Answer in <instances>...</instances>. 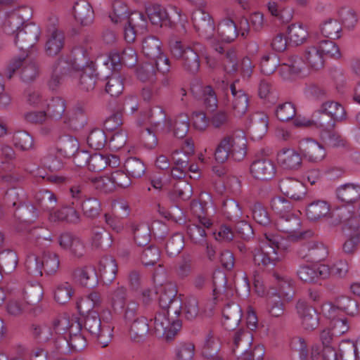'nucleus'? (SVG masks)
I'll return each instance as SVG.
<instances>
[{
    "label": "nucleus",
    "instance_id": "obj_1",
    "mask_svg": "<svg viewBox=\"0 0 360 360\" xmlns=\"http://www.w3.org/2000/svg\"><path fill=\"white\" fill-rule=\"evenodd\" d=\"M72 72L81 90L90 91L95 88L97 82L95 63L83 47L73 49L70 61L60 58L53 65L49 86L54 89L60 84L63 76Z\"/></svg>",
    "mask_w": 360,
    "mask_h": 360
},
{
    "label": "nucleus",
    "instance_id": "obj_2",
    "mask_svg": "<svg viewBox=\"0 0 360 360\" xmlns=\"http://www.w3.org/2000/svg\"><path fill=\"white\" fill-rule=\"evenodd\" d=\"M34 200L35 205L29 204L25 208L33 219H36L39 216L37 205L43 212H49L48 220L51 223L66 221L76 224L80 221V214L73 207L64 206L53 210L57 205V198L53 192L49 190H40L36 192L34 195Z\"/></svg>",
    "mask_w": 360,
    "mask_h": 360
},
{
    "label": "nucleus",
    "instance_id": "obj_3",
    "mask_svg": "<svg viewBox=\"0 0 360 360\" xmlns=\"http://www.w3.org/2000/svg\"><path fill=\"white\" fill-rule=\"evenodd\" d=\"M172 56L180 60L184 70L191 74H196L200 67V54H204L205 47L200 42L186 44L181 40L171 39L169 42Z\"/></svg>",
    "mask_w": 360,
    "mask_h": 360
},
{
    "label": "nucleus",
    "instance_id": "obj_4",
    "mask_svg": "<svg viewBox=\"0 0 360 360\" xmlns=\"http://www.w3.org/2000/svg\"><path fill=\"white\" fill-rule=\"evenodd\" d=\"M113 316L109 309L102 311L101 316L98 312L91 311L85 318L84 327L102 346L106 347L112 338L114 325Z\"/></svg>",
    "mask_w": 360,
    "mask_h": 360
},
{
    "label": "nucleus",
    "instance_id": "obj_5",
    "mask_svg": "<svg viewBox=\"0 0 360 360\" xmlns=\"http://www.w3.org/2000/svg\"><path fill=\"white\" fill-rule=\"evenodd\" d=\"M247 140L242 134H233L224 137L219 143L214 152L217 162L224 163L228 159L240 161L246 155Z\"/></svg>",
    "mask_w": 360,
    "mask_h": 360
},
{
    "label": "nucleus",
    "instance_id": "obj_6",
    "mask_svg": "<svg viewBox=\"0 0 360 360\" xmlns=\"http://www.w3.org/2000/svg\"><path fill=\"white\" fill-rule=\"evenodd\" d=\"M281 248L279 236L269 231H265L259 248L253 252L255 264L266 268L274 267L279 260L278 250Z\"/></svg>",
    "mask_w": 360,
    "mask_h": 360
},
{
    "label": "nucleus",
    "instance_id": "obj_7",
    "mask_svg": "<svg viewBox=\"0 0 360 360\" xmlns=\"http://www.w3.org/2000/svg\"><path fill=\"white\" fill-rule=\"evenodd\" d=\"M191 20L195 32L200 37L210 40L213 49L219 54H222L224 47L221 44L214 42L215 25L212 17L201 8L193 11Z\"/></svg>",
    "mask_w": 360,
    "mask_h": 360
},
{
    "label": "nucleus",
    "instance_id": "obj_8",
    "mask_svg": "<svg viewBox=\"0 0 360 360\" xmlns=\"http://www.w3.org/2000/svg\"><path fill=\"white\" fill-rule=\"evenodd\" d=\"M173 314L165 309H160L153 319L150 321V329L158 338L165 337L167 340L172 339L181 327L179 319L169 318Z\"/></svg>",
    "mask_w": 360,
    "mask_h": 360
},
{
    "label": "nucleus",
    "instance_id": "obj_9",
    "mask_svg": "<svg viewBox=\"0 0 360 360\" xmlns=\"http://www.w3.org/2000/svg\"><path fill=\"white\" fill-rule=\"evenodd\" d=\"M16 72L20 74L22 81L30 82L38 75L39 68L27 56L25 58H13L6 67L4 75L8 79H11Z\"/></svg>",
    "mask_w": 360,
    "mask_h": 360
},
{
    "label": "nucleus",
    "instance_id": "obj_10",
    "mask_svg": "<svg viewBox=\"0 0 360 360\" xmlns=\"http://www.w3.org/2000/svg\"><path fill=\"white\" fill-rule=\"evenodd\" d=\"M301 224L298 214L291 212L285 217H278L274 223L273 230L276 229L288 234V237L292 240H298L311 234V231H300Z\"/></svg>",
    "mask_w": 360,
    "mask_h": 360
},
{
    "label": "nucleus",
    "instance_id": "obj_11",
    "mask_svg": "<svg viewBox=\"0 0 360 360\" xmlns=\"http://www.w3.org/2000/svg\"><path fill=\"white\" fill-rule=\"evenodd\" d=\"M112 22L117 23L127 18V23L133 26L139 31L143 32L147 27V18L145 15L135 11L127 15V8L122 2L117 1L113 4V13L110 15Z\"/></svg>",
    "mask_w": 360,
    "mask_h": 360
},
{
    "label": "nucleus",
    "instance_id": "obj_12",
    "mask_svg": "<svg viewBox=\"0 0 360 360\" xmlns=\"http://www.w3.org/2000/svg\"><path fill=\"white\" fill-rule=\"evenodd\" d=\"M159 295L158 302L160 309H165L172 312L175 318H177L181 311V300L176 297V290L172 284L161 285L158 289Z\"/></svg>",
    "mask_w": 360,
    "mask_h": 360
},
{
    "label": "nucleus",
    "instance_id": "obj_13",
    "mask_svg": "<svg viewBox=\"0 0 360 360\" xmlns=\"http://www.w3.org/2000/svg\"><path fill=\"white\" fill-rule=\"evenodd\" d=\"M297 254L300 259L316 262L324 260L328 257V250L322 242L311 240L302 243L297 249Z\"/></svg>",
    "mask_w": 360,
    "mask_h": 360
},
{
    "label": "nucleus",
    "instance_id": "obj_14",
    "mask_svg": "<svg viewBox=\"0 0 360 360\" xmlns=\"http://www.w3.org/2000/svg\"><path fill=\"white\" fill-rule=\"evenodd\" d=\"M87 345L86 338L83 334H73L68 338L67 335H58L53 340L55 351L60 354H68L73 352H80Z\"/></svg>",
    "mask_w": 360,
    "mask_h": 360
},
{
    "label": "nucleus",
    "instance_id": "obj_15",
    "mask_svg": "<svg viewBox=\"0 0 360 360\" xmlns=\"http://www.w3.org/2000/svg\"><path fill=\"white\" fill-rule=\"evenodd\" d=\"M41 34L40 27L34 23L25 25L14 36V44L25 51L33 47L39 40Z\"/></svg>",
    "mask_w": 360,
    "mask_h": 360
},
{
    "label": "nucleus",
    "instance_id": "obj_16",
    "mask_svg": "<svg viewBox=\"0 0 360 360\" xmlns=\"http://www.w3.org/2000/svg\"><path fill=\"white\" fill-rule=\"evenodd\" d=\"M298 149L302 157L310 162H320L326 156L325 146L311 138L300 140L298 143Z\"/></svg>",
    "mask_w": 360,
    "mask_h": 360
},
{
    "label": "nucleus",
    "instance_id": "obj_17",
    "mask_svg": "<svg viewBox=\"0 0 360 360\" xmlns=\"http://www.w3.org/2000/svg\"><path fill=\"white\" fill-rule=\"evenodd\" d=\"M224 69L228 73H235L239 70L243 77L249 78L253 70V65L248 57H244L240 63V68L237 62L236 53L234 50L230 49L224 56Z\"/></svg>",
    "mask_w": 360,
    "mask_h": 360
},
{
    "label": "nucleus",
    "instance_id": "obj_18",
    "mask_svg": "<svg viewBox=\"0 0 360 360\" xmlns=\"http://www.w3.org/2000/svg\"><path fill=\"white\" fill-rule=\"evenodd\" d=\"M297 276L304 283H315L319 279H325L330 275V266L326 264H301L297 271Z\"/></svg>",
    "mask_w": 360,
    "mask_h": 360
},
{
    "label": "nucleus",
    "instance_id": "obj_19",
    "mask_svg": "<svg viewBox=\"0 0 360 360\" xmlns=\"http://www.w3.org/2000/svg\"><path fill=\"white\" fill-rule=\"evenodd\" d=\"M198 222L190 224L187 226V234L194 244L203 246L207 241V233L205 229H209L212 226V221L205 217L198 214Z\"/></svg>",
    "mask_w": 360,
    "mask_h": 360
},
{
    "label": "nucleus",
    "instance_id": "obj_20",
    "mask_svg": "<svg viewBox=\"0 0 360 360\" xmlns=\"http://www.w3.org/2000/svg\"><path fill=\"white\" fill-rule=\"evenodd\" d=\"M250 174L256 179L269 181L274 178L276 169L274 162L269 158L254 160L250 165Z\"/></svg>",
    "mask_w": 360,
    "mask_h": 360
},
{
    "label": "nucleus",
    "instance_id": "obj_21",
    "mask_svg": "<svg viewBox=\"0 0 360 360\" xmlns=\"http://www.w3.org/2000/svg\"><path fill=\"white\" fill-rule=\"evenodd\" d=\"M238 80L235 81L230 85V90L232 99L230 104V110L237 117L244 115L249 105V99L246 94L240 88L236 87Z\"/></svg>",
    "mask_w": 360,
    "mask_h": 360
},
{
    "label": "nucleus",
    "instance_id": "obj_22",
    "mask_svg": "<svg viewBox=\"0 0 360 360\" xmlns=\"http://www.w3.org/2000/svg\"><path fill=\"white\" fill-rule=\"evenodd\" d=\"M296 309L305 330H313L318 327L319 319L316 310L307 302L299 300L296 304Z\"/></svg>",
    "mask_w": 360,
    "mask_h": 360
},
{
    "label": "nucleus",
    "instance_id": "obj_23",
    "mask_svg": "<svg viewBox=\"0 0 360 360\" xmlns=\"http://www.w3.org/2000/svg\"><path fill=\"white\" fill-rule=\"evenodd\" d=\"M280 191L287 197L295 200H301L307 193L304 185L297 179L285 178L279 181Z\"/></svg>",
    "mask_w": 360,
    "mask_h": 360
},
{
    "label": "nucleus",
    "instance_id": "obj_24",
    "mask_svg": "<svg viewBox=\"0 0 360 360\" xmlns=\"http://www.w3.org/2000/svg\"><path fill=\"white\" fill-rule=\"evenodd\" d=\"M301 155L293 148H283L277 154V162L284 169L297 170L302 165Z\"/></svg>",
    "mask_w": 360,
    "mask_h": 360
},
{
    "label": "nucleus",
    "instance_id": "obj_25",
    "mask_svg": "<svg viewBox=\"0 0 360 360\" xmlns=\"http://www.w3.org/2000/svg\"><path fill=\"white\" fill-rule=\"evenodd\" d=\"M58 244L60 247L66 251H68L72 255L80 257L85 252V247L82 241L78 237L71 233L65 232L58 237Z\"/></svg>",
    "mask_w": 360,
    "mask_h": 360
},
{
    "label": "nucleus",
    "instance_id": "obj_26",
    "mask_svg": "<svg viewBox=\"0 0 360 360\" xmlns=\"http://www.w3.org/2000/svg\"><path fill=\"white\" fill-rule=\"evenodd\" d=\"M120 158L115 155L94 153L90 155L88 169L91 172H99L107 166L117 167L120 165Z\"/></svg>",
    "mask_w": 360,
    "mask_h": 360
},
{
    "label": "nucleus",
    "instance_id": "obj_27",
    "mask_svg": "<svg viewBox=\"0 0 360 360\" xmlns=\"http://www.w3.org/2000/svg\"><path fill=\"white\" fill-rule=\"evenodd\" d=\"M305 63L298 56H290L286 63H283L278 68V72L283 79H292L298 76L304 70Z\"/></svg>",
    "mask_w": 360,
    "mask_h": 360
},
{
    "label": "nucleus",
    "instance_id": "obj_28",
    "mask_svg": "<svg viewBox=\"0 0 360 360\" xmlns=\"http://www.w3.org/2000/svg\"><path fill=\"white\" fill-rule=\"evenodd\" d=\"M242 318L240 307L234 302L227 304L222 310V324L228 330H234Z\"/></svg>",
    "mask_w": 360,
    "mask_h": 360
},
{
    "label": "nucleus",
    "instance_id": "obj_29",
    "mask_svg": "<svg viewBox=\"0 0 360 360\" xmlns=\"http://www.w3.org/2000/svg\"><path fill=\"white\" fill-rule=\"evenodd\" d=\"M82 324L76 319H69L67 317H60L54 321V330L58 335H67L68 338L73 334H82Z\"/></svg>",
    "mask_w": 360,
    "mask_h": 360
},
{
    "label": "nucleus",
    "instance_id": "obj_30",
    "mask_svg": "<svg viewBox=\"0 0 360 360\" xmlns=\"http://www.w3.org/2000/svg\"><path fill=\"white\" fill-rule=\"evenodd\" d=\"M75 20L83 26L91 25L94 20V11L91 5L86 0H79L73 7Z\"/></svg>",
    "mask_w": 360,
    "mask_h": 360
},
{
    "label": "nucleus",
    "instance_id": "obj_31",
    "mask_svg": "<svg viewBox=\"0 0 360 360\" xmlns=\"http://www.w3.org/2000/svg\"><path fill=\"white\" fill-rule=\"evenodd\" d=\"M330 206L327 201L317 200L309 203L306 208V216L311 221H317L330 214Z\"/></svg>",
    "mask_w": 360,
    "mask_h": 360
},
{
    "label": "nucleus",
    "instance_id": "obj_32",
    "mask_svg": "<svg viewBox=\"0 0 360 360\" xmlns=\"http://www.w3.org/2000/svg\"><path fill=\"white\" fill-rule=\"evenodd\" d=\"M46 114L47 117L53 120H60L63 117L68 115L67 103L65 99L61 97H53L46 103Z\"/></svg>",
    "mask_w": 360,
    "mask_h": 360
},
{
    "label": "nucleus",
    "instance_id": "obj_33",
    "mask_svg": "<svg viewBox=\"0 0 360 360\" xmlns=\"http://www.w3.org/2000/svg\"><path fill=\"white\" fill-rule=\"evenodd\" d=\"M74 278L81 285L92 288L98 283L96 269L93 266L77 268L74 271Z\"/></svg>",
    "mask_w": 360,
    "mask_h": 360
},
{
    "label": "nucleus",
    "instance_id": "obj_34",
    "mask_svg": "<svg viewBox=\"0 0 360 360\" xmlns=\"http://www.w3.org/2000/svg\"><path fill=\"white\" fill-rule=\"evenodd\" d=\"M148 19L153 25L162 26L171 22L172 16L167 9L160 4H151L146 8Z\"/></svg>",
    "mask_w": 360,
    "mask_h": 360
},
{
    "label": "nucleus",
    "instance_id": "obj_35",
    "mask_svg": "<svg viewBox=\"0 0 360 360\" xmlns=\"http://www.w3.org/2000/svg\"><path fill=\"white\" fill-rule=\"evenodd\" d=\"M337 198L342 202L352 204L360 200V185L347 183L336 190Z\"/></svg>",
    "mask_w": 360,
    "mask_h": 360
},
{
    "label": "nucleus",
    "instance_id": "obj_36",
    "mask_svg": "<svg viewBox=\"0 0 360 360\" xmlns=\"http://www.w3.org/2000/svg\"><path fill=\"white\" fill-rule=\"evenodd\" d=\"M98 271L101 277L105 283H111L116 277L117 265L111 256H105L99 262Z\"/></svg>",
    "mask_w": 360,
    "mask_h": 360
},
{
    "label": "nucleus",
    "instance_id": "obj_37",
    "mask_svg": "<svg viewBox=\"0 0 360 360\" xmlns=\"http://www.w3.org/2000/svg\"><path fill=\"white\" fill-rule=\"evenodd\" d=\"M126 326L130 338L135 342L142 341L150 330L147 319L143 316L128 323Z\"/></svg>",
    "mask_w": 360,
    "mask_h": 360
},
{
    "label": "nucleus",
    "instance_id": "obj_38",
    "mask_svg": "<svg viewBox=\"0 0 360 360\" xmlns=\"http://www.w3.org/2000/svg\"><path fill=\"white\" fill-rule=\"evenodd\" d=\"M217 33L221 41L229 43L237 37L238 28L233 20L224 18L219 22Z\"/></svg>",
    "mask_w": 360,
    "mask_h": 360
},
{
    "label": "nucleus",
    "instance_id": "obj_39",
    "mask_svg": "<svg viewBox=\"0 0 360 360\" xmlns=\"http://www.w3.org/2000/svg\"><path fill=\"white\" fill-rule=\"evenodd\" d=\"M336 338L330 328H325L320 333V340L323 346V360H338V354L334 347L331 345L333 339Z\"/></svg>",
    "mask_w": 360,
    "mask_h": 360
},
{
    "label": "nucleus",
    "instance_id": "obj_40",
    "mask_svg": "<svg viewBox=\"0 0 360 360\" xmlns=\"http://www.w3.org/2000/svg\"><path fill=\"white\" fill-rule=\"evenodd\" d=\"M319 137L323 145L328 148H343L347 144L346 139L333 129L321 130Z\"/></svg>",
    "mask_w": 360,
    "mask_h": 360
},
{
    "label": "nucleus",
    "instance_id": "obj_41",
    "mask_svg": "<svg viewBox=\"0 0 360 360\" xmlns=\"http://www.w3.org/2000/svg\"><path fill=\"white\" fill-rule=\"evenodd\" d=\"M252 342V334L244 330H239L234 333L232 338V342L231 345V347L232 352L236 354V350L241 348V356L246 352H252V350L248 351L247 349L250 346Z\"/></svg>",
    "mask_w": 360,
    "mask_h": 360
},
{
    "label": "nucleus",
    "instance_id": "obj_42",
    "mask_svg": "<svg viewBox=\"0 0 360 360\" xmlns=\"http://www.w3.org/2000/svg\"><path fill=\"white\" fill-rule=\"evenodd\" d=\"M32 335L39 343L49 342L53 345V340L58 336V334H56L55 332L53 323L52 327L46 325H34L32 326Z\"/></svg>",
    "mask_w": 360,
    "mask_h": 360
},
{
    "label": "nucleus",
    "instance_id": "obj_43",
    "mask_svg": "<svg viewBox=\"0 0 360 360\" xmlns=\"http://www.w3.org/2000/svg\"><path fill=\"white\" fill-rule=\"evenodd\" d=\"M273 276L277 283L278 292L274 295L290 300L293 294V281L289 276L274 272Z\"/></svg>",
    "mask_w": 360,
    "mask_h": 360
},
{
    "label": "nucleus",
    "instance_id": "obj_44",
    "mask_svg": "<svg viewBox=\"0 0 360 360\" xmlns=\"http://www.w3.org/2000/svg\"><path fill=\"white\" fill-rule=\"evenodd\" d=\"M142 51L144 56L150 60L157 58L162 53V43L158 38L148 36L143 41Z\"/></svg>",
    "mask_w": 360,
    "mask_h": 360
},
{
    "label": "nucleus",
    "instance_id": "obj_45",
    "mask_svg": "<svg viewBox=\"0 0 360 360\" xmlns=\"http://www.w3.org/2000/svg\"><path fill=\"white\" fill-rule=\"evenodd\" d=\"M321 34L330 39H338L342 36V25L336 19L329 18L320 25Z\"/></svg>",
    "mask_w": 360,
    "mask_h": 360
},
{
    "label": "nucleus",
    "instance_id": "obj_46",
    "mask_svg": "<svg viewBox=\"0 0 360 360\" xmlns=\"http://www.w3.org/2000/svg\"><path fill=\"white\" fill-rule=\"evenodd\" d=\"M128 290L124 285H117L108 295L111 306L115 311L124 308L127 303Z\"/></svg>",
    "mask_w": 360,
    "mask_h": 360
},
{
    "label": "nucleus",
    "instance_id": "obj_47",
    "mask_svg": "<svg viewBox=\"0 0 360 360\" xmlns=\"http://www.w3.org/2000/svg\"><path fill=\"white\" fill-rule=\"evenodd\" d=\"M46 43V51L49 56L58 54L63 46V34L53 28Z\"/></svg>",
    "mask_w": 360,
    "mask_h": 360
},
{
    "label": "nucleus",
    "instance_id": "obj_48",
    "mask_svg": "<svg viewBox=\"0 0 360 360\" xmlns=\"http://www.w3.org/2000/svg\"><path fill=\"white\" fill-rule=\"evenodd\" d=\"M150 122L157 130L164 128L170 129L173 124L172 121L167 118L165 110L159 106L151 110Z\"/></svg>",
    "mask_w": 360,
    "mask_h": 360
},
{
    "label": "nucleus",
    "instance_id": "obj_49",
    "mask_svg": "<svg viewBox=\"0 0 360 360\" xmlns=\"http://www.w3.org/2000/svg\"><path fill=\"white\" fill-rule=\"evenodd\" d=\"M103 298L101 293L97 291H92L86 298L77 302V307L79 313L84 314L89 311L92 308L101 306Z\"/></svg>",
    "mask_w": 360,
    "mask_h": 360
},
{
    "label": "nucleus",
    "instance_id": "obj_50",
    "mask_svg": "<svg viewBox=\"0 0 360 360\" xmlns=\"http://www.w3.org/2000/svg\"><path fill=\"white\" fill-rule=\"evenodd\" d=\"M306 63L314 70H319L323 66V56L317 45L307 47L304 53Z\"/></svg>",
    "mask_w": 360,
    "mask_h": 360
},
{
    "label": "nucleus",
    "instance_id": "obj_51",
    "mask_svg": "<svg viewBox=\"0 0 360 360\" xmlns=\"http://www.w3.org/2000/svg\"><path fill=\"white\" fill-rule=\"evenodd\" d=\"M289 39L295 45H300L306 41L309 33L307 27L302 23H293L288 27Z\"/></svg>",
    "mask_w": 360,
    "mask_h": 360
},
{
    "label": "nucleus",
    "instance_id": "obj_52",
    "mask_svg": "<svg viewBox=\"0 0 360 360\" xmlns=\"http://www.w3.org/2000/svg\"><path fill=\"white\" fill-rule=\"evenodd\" d=\"M251 211L252 218L257 224L273 230L274 223L271 222L266 210L260 203H255L251 207Z\"/></svg>",
    "mask_w": 360,
    "mask_h": 360
},
{
    "label": "nucleus",
    "instance_id": "obj_53",
    "mask_svg": "<svg viewBox=\"0 0 360 360\" xmlns=\"http://www.w3.org/2000/svg\"><path fill=\"white\" fill-rule=\"evenodd\" d=\"M80 205L84 216L89 219L96 218L101 211V202L96 198H86Z\"/></svg>",
    "mask_w": 360,
    "mask_h": 360
},
{
    "label": "nucleus",
    "instance_id": "obj_54",
    "mask_svg": "<svg viewBox=\"0 0 360 360\" xmlns=\"http://www.w3.org/2000/svg\"><path fill=\"white\" fill-rule=\"evenodd\" d=\"M75 290L71 283L62 282L56 286L54 299L58 303L64 304L70 300Z\"/></svg>",
    "mask_w": 360,
    "mask_h": 360
},
{
    "label": "nucleus",
    "instance_id": "obj_55",
    "mask_svg": "<svg viewBox=\"0 0 360 360\" xmlns=\"http://www.w3.org/2000/svg\"><path fill=\"white\" fill-rule=\"evenodd\" d=\"M5 18L3 24L4 32L8 35H14L21 30V26L25 25L22 20H20L18 15H15L12 11H8L4 14Z\"/></svg>",
    "mask_w": 360,
    "mask_h": 360
},
{
    "label": "nucleus",
    "instance_id": "obj_56",
    "mask_svg": "<svg viewBox=\"0 0 360 360\" xmlns=\"http://www.w3.org/2000/svg\"><path fill=\"white\" fill-rule=\"evenodd\" d=\"M18 262L16 252L11 250H4L0 253V267L6 274L11 273L15 269Z\"/></svg>",
    "mask_w": 360,
    "mask_h": 360
},
{
    "label": "nucleus",
    "instance_id": "obj_57",
    "mask_svg": "<svg viewBox=\"0 0 360 360\" xmlns=\"http://www.w3.org/2000/svg\"><path fill=\"white\" fill-rule=\"evenodd\" d=\"M320 109L321 112L332 116L331 117L336 122L341 121L346 117V112L344 107L337 102H325L321 105Z\"/></svg>",
    "mask_w": 360,
    "mask_h": 360
},
{
    "label": "nucleus",
    "instance_id": "obj_58",
    "mask_svg": "<svg viewBox=\"0 0 360 360\" xmlns=\"http://www.w3.org/2000/svg\"><path fill=\"white\" fill-rule=\"evenodd\" d=\"M195 347L192 342H181L174 349V360H194Z\"/></svg>",
    "mask_w": 360,
    "mask_h": 360
},
{
    "label": "nucleus",
    "instance_id": "obj_59",
    "mask_svg": "<svg viewBox=\"0 0 360 360\" xmlns=\"http://www.w3.org/2000/svg\"><path fill=\"white\" fill-rule=\"evenodd\" d=\"M220 349V342L212 332L209 333L205 338L204 347L202 350V356L206 359L216 356Z\"/></svg>",
    "mask_w": 360,
    "mask_h": 360
},
{
    "label": "nucleus",
    "instance_id": "obj_60",
    "mask_svg": "<svg viewBox=\"0 0 360 360\" xmlns=\"http://www.w3.org/2000/svg\"><path fill=\"white\" fill-rule=\"evenodd\" d=\"M41 259L42 270L46 274H55L60 265L59 257L57 254L51 252H44Z\"/></svg>",
    "mask_w": 360,
    "mask_h": 360
},
{
    "label": "nucleus",
    "instance_id": "obj_61",
    "mask_svg": "<svg viewBox=\"0 0 360 360\" xmlns=\"http://www.w3.org/2000/svg\"><path fill=\"white\" fill-rule=\"evenodd\" d=\"M338 309L347 315L354 316L359 313V307L356 300L347 296H340L335 300Z\"/></svg>",
    "mask_w": 360,
    "mask_h": 360
},
{
    "label": "nucleus",
    "instance_id": "obj_62",
    "mask_svg": "<svg viewBox=\"0 0 360 360\" xmlns=\"http://www.w3.org/2000/svg\"><path fill=\"white\" fill-rule=\"evenodd\" d=\"M59 151L65 157H70L79 149V142L73 136H64L59 141Z\"/></svg>",
    "mask_w": 360,
    "mask_h": 360
},
{
    "label": "nucleus",
    "instance_id": "obj_63",
    "mask_svg": "<svg viewBox=\"0 0 360 360\" xmlns=\"http://www.w3.org/2000/svg\"><path fill=\"white\" fill-rule=\"evenodd\" d=\"M157 70L153 62L145 63L136 70L138 79L143 82L153 83L156 81Z\"/></svg>",
    "mask_w": 360,
    "mask_h": 360
},
{
    "label": "nucleus",
    "instance_id": "obj_64",
    "mask_svg": "<svg viewBox=\"0 0 360 360\" xmlns=\"http://www.w3.org/2000/svg\"><path fill=\"white\" fill-rule=\"evenodd\" d=\"M290 349L298 354L300 360H307L309 347L307 340L300 336H295L290 342Z\"/></svg>",
    "mask_w": 360,
    "mask_h": 360
}]
</instances>
